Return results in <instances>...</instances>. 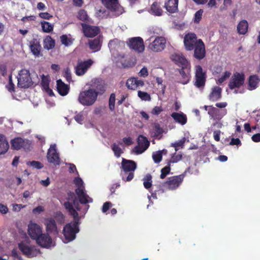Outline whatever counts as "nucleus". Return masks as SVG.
Returning a JSON list of instances; mask_svg holds the SVG:
<instances>
[{
  "label": "nucleus",
  "mask_w": 260,
  "mask_h": 260,
  "mask_svg": "<svg viewBox=\"0 0 260 260\" xmlns=\"http://www.w3.org/2000/svg\"><path fill=\"white\" fill-rule=\"evenodd\" d=\"M66 199L67 201L63 204L64 208L75 219H78L79 214L77 211H80L81 208L74 192L69 191Z\"/></svg>",
  "instance_id": "nucleus-1"
},
{
  "label": "nucleus",
  "mask_w": 260,
  "mask_h": 260,
  "mask_svg": "<svg viewBox=\"0 0 260 260\" xmlns=\"http://www.w3.org/2000/svg\"><path fill=\"white\" fill-rule=\"evenodd\" d=\"M137 168L136 163L131 160H127L124 158L121 161V171L120 175L122 179L124 181H130L134 177V171Z\"/></svg>",
  "instance_id": "nucleus-2"
},
{
  "label": "nucleus",
  "mask_w": 260,
  "mask_h": 260,
  "mask_svg": "<svg viewBox=\"0 0 260 260\" xmlns=\"http://www.w3.org/2000/svg\"><path fill=\"white\" fill-rule=\"evenodd\" d=\"M97 98L95 92L91 88H89L80 92L78 100L83 106H90L94 104Z\"/></svg>",
  "instance_id": "nucleus-3"
},
{
  "label": "nucleus",
  "mask_w": 260,
  "mask_h": 260,
  "mask_svg": "<svg viewBox=\"0 0 260 260\" xmlns=\"http://www.w3.org/2000/svg\"><path fill=\"white\" fill-rule=\"evenodd\" d=\"M79 231L78 222L75 221L73 223L67 224L63 230V234L64 237L63 242L66 243L73 241L76 238V234Z\"/></svg>",
  "instance_id": "nucleus-4"
},
{
  "label": "nucleus",
  "mask_w": 260,
  "mask_h": 260,
  "mask_svg": "<svg viewBox=\"0 0 260 260\" xmlns=\"http://www.w3.org/2000/svg\"><path fill=\"white\" fill-rule=\"evenodd\" d=\"M18 77V86L20 88H27L33 85V82L28 70H21Z\"/></svg>",
  "instance_id": "nucleus-5"
},
{
  "label": "nucleus",
  "mask_w": 260,
  "mask_h": 260,
  "mask_svg": "<svg viewBox=\"0 0 260 260\" xmlns=\"http://www.w3.org/2000/svg\"><path fill=\"white\" fill-rule=\"evenodd\" d=\"M190 168L189 167L183 174L169 177L167 181L164 183L163 185L167 187L169 189H176L182 183L187 171Z\"/></svg>",
  "instance_id": "nucleus-6"
},
{
  "label": "nucleus",
  "mask_w": 260,
  "mask_h": 260,
  "mask_svg": "<svg viewBox=\"0 0 260 260\" xmlns=\"http://www.w3.org/2000/svg\"><path fill=\"white\" fill-rule=\"evenodd\" d=\"M11 144L12 149L14 150H19L21 148H23L25 150H29L31 143L28 139L17 137L11 140Z\"/></svg>",
  "instance_id": "nucleus-7"
},
{
  "label": "nucleus",
  "mask_w": 260,
  "mask_h": 260,
  "mask_svg": "<svg viewBox=\"0 0 260 260\" xmlns=\"http://www.w3.org/2000/svg\"><path fill=\"white\" fill-rule=\"evenodd\" d=\"M244 74L243 73L236 72L232 76L228 86L231 89L239 88L244 84Z\"/></svg>",
  "instance_id": "nucleus-8"
},
{
  "label": "nucleus",
  "mask_w": 260,
  "mask_h": 260,
  "mask_svg": "<svg viewBox=\"0 0 260 260\" xmlns=\"http://www.w3.org/2000/svg\"><path fill=\"white\" fill-rule=\"evenodd\" d=\"M138 145L135 147L133 152L136 154H140L146 151L150 145L148 139L143 135L139 136L137 139Z\"/></svg>",
  "instance_id": "nucleus-9"
},
{
  "label": "nucleus",
  "mask_w": 260,
  "mask_h": 260,
  "mask_svg": "<svg viewBox=\"0 0 260 260\" xmlns=\"http://www.w3.org/2000/svg\"><path fill=\"white\" fill-rule=\"evenodd\" d=\"M166 44V40L164 37H157L155 39L149 44L148 48L150 50L155 52H158L162 51Z\"/></svg>",
  "instance_id": "nucleus-10"
},
{
  "label": "nucleus",
  "mask_w": 260,
  "mask_h": 260,
  "mask_svg": "<svg viewBox=\"0 0 260 260\" xmlns=\"http://www.w3.org/2000/svg\"><path fill=\"white\" fill-rule=\"evenodd\" d=\"M199 39L196 34L193 32H188L184 37V45L187 51L193 50L194 46L198 43Z\"/></svg>",
  "instance_id": "nucleus-11"
},
{
  "label": "nucleus",
  "mask_w": 260,
  "mask_h": 260,
  "mask_svg": "<svg viewBox=\"0 0 260 260\" xmlns=\"http://www.w3.org/2000/svg\"><path fill=\"white\" fill-rule=\"evenodd\" d=\"M93 64V61L88 59L84 61H78L75 67V73L77 76L84 75Z\"/></svg>",
  "instance_id": "nucleus-12"
},
{
  "label": "nucleus",
  "mask_w": 260,
  "mask_h": 260,
  "mask_svg": "<svg viewBox=\"0 0 260 260\" xmlns=\"http://www.w3.org/2000/svg\"><path fill=\"white\" fill-rule=\"evenodd\" d=\"M127 44L131 49L138 52H142L145 49L144 41L141 37H134L129 39Z\"/></svg>",
  "instance_id": "nucleus-13"
},
{
  "label": "nucleus",
  "mask_w": 260,
  "mask_h": 260,
  "mask_svg": "<svg viewBox=\"0 0 260 260\" xmlns=\"http://www.w3.org/2000/svg\"><path fill=\"white\" fill-rule=\"evenodd\" d=\"M193 57L199 60L203 59L206 56L205 45L202 39H199L198 43L193 48Z\"/></svg>",
  "instance_id": "nucleus-14"
},
{
  "label": "nucleus",
  "mask_w": 260,
  "mask_h": 260,
  "mask_svg": "<svg viewBox=\"0 0 260 260\" xmlns=\"http://www.w3.org/2000/svg\"><path fill=\"white\" fill-rule=\"evenodd\" d=\"M195 77L196 82L194 85L198 88L204 87L206 82V75L203 72V69L200 66L196 67Z\"/></svg>",
  "instance_id": "nucleus-15"
},
{
  "label": "nucleus",
  "mask_w": 260,
  "mask_h": 260,
  "mask_svg": "<svg viewBox=\"0 0 260 260\" xmlns=\"http://www.w3.org/2000/svg\"><path fill=\"white\" fill-rule=\"evenodd\" d=\"M81 25L82 31L86 37H93L98 35L100 32V29L98 26L90 25L84 23H82Z\"/></svg>",
  "instance_id": "nucleus-16"
},
{
  "label": "nucleus",
  "mask_w": 260,
  "mask_h": 260,
  "mask_svg": "<svg viewBox=\"0 0 260 260\" xmlns=\"http://www.w3.org/2000/svg\"><path fill=\"white\" fill-rule=\"evenodd\" d=\"M47 158L50 163L53 164L55 166L59 165L60 164V159L59 156V154L57 152L55 149V146H51L50 148L48 149Z\"/></svg>",
  "instance_id": "nucleus-17"
},
{
  "label": "nucleus",
  "mask_w": 260,
  "mask_h": 260,
  "mask_svg": "<svg viewBox=\"0 0 260 260\" xmlns=\"http://www.w3.org/2000/svg\"><path fill=\"white\" fill-rule=\"evenodd\" d=\"M75 191L79 199L78 202H79L81 204H87L93 202V199L86 193L85 187L77 188Z\"/></svg>",
  "instance_id": "nucleus-18"
},
{
  "label": "nucleus",
  "mask_w": 260,
  "mask_h": 260,
  "mask_svg": "<svg viewBox=\"0 0 260 260\" xmlns=\"http://www.w3.org/2000/svg\"><path fill=\"white\" fill-rule=\"evenodd\" d=\"M171 59L175 63L181 68H187L190 64L184 56L182 54L174 53L171 55Z\"/></svg>",
  "instance_id": "nucleus-19"
},
{
  "label": "nucleus",
  "mask_w": 260,
  "mask_h": 260,
  "mask_svg": "<svg viewBox=\"0 0 260 260\" xmlns=\"http://www.w3.org/2000/svg\"><path fill=\"white\" fill-rule=\"evenodd\" d=\"M227 113L226 109H219L212 106L209 110V115L211 119L219 120Z\"/></svg>",
  "instance_id": "nucleus-20"
},
{
  "label": "nucleus",
  "mask_w": 260,
  "mask_h": 260,
  "mask_svg": "<svg viewBox=\"0 0 260 260\" xmlns=\"http://www.w3.org/2000/svg\"><path fill=\"white\" fill-rule=\"evenodd\" d=\"M35 240H36L38 244L43 247H49L52 243V239L48 234H42V233Z\"/></svg>",
  "instance_id": "nucleus-21"
},
{
  "label": "nucleus",
  "mask_w": 260,
  "mask_h": 260,
  "mask_svg": "<svg viewBox=\"0 0 260 260\" xmlns=\"http://www.w3.org/2000/svg\"><path fill=\"white\" fill-rule=\"evenodd\" d=\"M42 233V229L38 224L30 222L28 224V234L32 239L35 240Z\"/></svg>",
  "instance_id": "nucleus-22"
},
{
  "label": "nucleus",
  "mask_w": 260,
  "mask_h": 260,
  "mask_svg": "<svg viewBox=\"0 0 260 260\" xmlns=\"http://www.w3.org/2000/svg\"><path fill=\"white\" fill-rule=\"evenodd\" d=\"M45 224L46 227V231L48 233L56 235L58 234V230L55 220L52 218H48L45 219Z\"/></svg>",
  "instance_id": "nucleus-23"
},
{
  "label": "nucleus",
  "mask_w": 260,
  "mask_h": 260,
  "mask_svg": "<svg viewBox=\"0 0 260 260\" xmlns=\"http://www.w3.org/2000/svg\"><path fill=\"white\" fill-rule=\"evenodd\" d=\"M29 48L31 52L35 56L39 57L40 55L42 47L39 40L37 39H33L29 42Z\"/></svg>",
  "instance_id": "nucleus-24"
},
{
  "label": "nucleus",
  "mask_w": 260,
  "mask_h": 260,
  "mask_svg": "<svg viewBox=\"0 0 260 260\" xmlns=\"http://www.w3.org/2000/svg\"><path fill=\"white\" fill-rule=\"evenodd\" d=\"M144 83L143 80H139L137 78L132 77L128 79L126 82V86L129 89L135 90L139 86H143Z\"/></svg>",
  "instance_id": "nucleus-25"
},
{
  "label": "nucleus",
  "mask_w": 260,
  "mask_h": 260,
  "mask_svg": "<svg viewBox=\"0 0 260 260\" xmlns=\"http://www.w3.org/2000/svg\"><path fill=\"white\" fill-rule=\"evenodd\" d=\"M222 89L216 86L211 89V91L208 95V99L211 102H216L219 100L222 97Z\"/></svg>",
  "instance_id": "nucleus-26"
},
{
  "label": "nucleus",
  "mask_w": 260,
  "mask_h": 260,
  "mask_svg": "<svg viewBox=\"0 0 260 260\" xmlns=\"http://www.w3.org/2000/svg\"><path fill=\"white\" fill-rule=\"evenodd\" d=\"M102 4L110 11L116 12L119 8L118 0H102Z\"/></svg>",
  "instance_id": "nucleus-27"
},
{
  "label": "nucleus",
  "mask_w": 260,
  "mask_h": 260,
  "mask_svg": "<svg viewBox=\"0 0 260 260\" xmlns=\"http://www.w3.org/2000/svg\"><path fill=\"white\" fill-rule=\"evenodd\" d=\"M179 0H167L164 8L170 13H174L178 11Z\"/></svg>",
  "instance_id": "nucleus-28"
},
{
  "label": "nucleus",
  "mask_w": 260,
  "mask_h": 260,
  "mask_svg": "<svg viewBox=\"0 0 260 260\" xmlns=\"http://www.w3.org/2000/svg\"><path fill=\"white\" fill-rule=\"evenodd\" d=\"M56 85L57 91L61 96H65L69 93V85L66 84L61 79L57 80Z\"/></svg>",
  "instance_id": "nucleus-29"
},
{
  "label": "nucleus",
  "mask_w": 260,
  "mask_h": 260,
  "mask_svg": "<svg viewBox=\"0 0 260 260\" xmlns=\"http://www.w3.org/2000/svg\"><path fill=\"white\" fill-rule=\"evenodd\" d=\"M171 116L176 122L182 125L185 124L187 122V116L182 112H173Z\"/></svg>",
  "instance_id": "nucleus-30"
},
{
  "label": "nucleus",
  "mask_w": 260,
  "mask_h": 260,
  "mask_svg": "<svg viewBox=\"0 0 260 260\" xmlns=\"http://www.w3.org/2000/svg\"><path fill=\"white\" fill-rule=\"evenodd\" d=\"M18 248L22 252L23 254L27 256L28 257L33 256L32 254V248L28 246L26 243L23 242H21L18 244Z\"/></svg>",
  "instance_id": "nucleus-31"
},
{
  "label": "nucleus",
  "mask_w": 260,
  "mask_h": 260,
  "mask_svg": "<svg viewBox=\"0 0 260 260\" xmlns=\"http://www.w3.org/2000/svg\"><path fill=\"white\" fill-rule=\"evenodd\" d=\"M89 47L93 52H96L101 50L102 41L98 37L93 40H90L88 42Z\"/></svg>",
  "instance_id": "nucleus-32"
},
{
  "label": "nucleus",
  "mask_w": 260,
  "mask_h": 260,
  "mask_svg": "<svg viewBox=\"0 0 260 260\" xmlns=\"http://www.w3.org/2000/svg\"><path fill=\"white\" fill-rule=\"evenodd\" d=\"M90 88L95 92L97 97L99 95L103 94L105 91V84L102 81H98L95 82Z\"/></svg>",
  "instance_id": "nucleus-33"
},
{
  "label": "nucleus",
  "mask_w": 260,
  "mask_h": 260,
  "mask_svg": "<svg viewBox=\"0 0 260 260\" xmlns=\"http://www.w3.org/2000/svg\"><path fill=\"white\" fill-rule=\"evenodd\" d=\"M260 82L259 77L256 75H251L248 80V89L250 90L256 89Z\"/></svg>",
  "instance_id": "nucleus-34"
},
{
  "label": "nucleus",
  "mask_w": 260,
  "mask_h": 260,
  "mask_svg": "<svg viewBox=\"0 0 260 260\" xmlns=\"http://www.w3.org/2000/svg\"><path fill=\"white\" fill-rule=\"evenodd\" d=\"M9 148V144L6 137L3 134H0V155L6 153Z\"/></svg>",
  "instance_id": "nucleus-35"
},
{
  "label": "nucleus",
  "mask_w": 260,
  "mask_h": 260,
  "mask_svg": "<svg viewBox=\"0 0 260 260\" xmlns=\"http://www.w3.org/2000/svg\"><path fill=\"white\" fill-rule=\"evenodd\" d=\"M248 23L245 20L241 21L237 25V31L239 34L245 35L248 31Z\"/></svg>",
  "instance_id": "nucleus-36"
},
{
  "label": "nucleus",
  "mask_w": 260,
  "mask_h": 260,
  "mask_svg": "<svg viewBox=\"0 0 260 260\" xmlns=\"http://www.w3.org/2000/svg\"><path fill=\"white\" fill-rule=\"evenodd\" d=\"M151 13L156 16H161L162 14L163 11L160 5L157 2H154L150 8Z\"/></svg>",
  "instance_id": "nucleus-37"
},
{
  "label": "nucleus",
  "mask_w": 260,
  "mask_h": 260,
  "mask_svg": "<svg viewBox=\"0 0 260 260\" xmlns=\"http://www.w3.org/2000/svg\"><path fill=\"white\" fill-rule=\"evenodd\" d=\"M55 46V41L50 36H47L44 40V48L50 50Z\"/></svg>",
  "instance_id": "nucleus-38"
},
{
  "label": "nucleus",
  "mask_w": 260,
  "mask_h": 260,
  "mask_svg": "<svg viewBox=\"0 0 260 260\" xmlns=\"http://www.w3.org/2000/svg\"><path fill=\"white\" fill-rule=\"evenodd\" d=\"M49 78L47 77L44 76V75L42 77V80L41 82V84L42 86V87L47 91L49 92V94L51 95L53 94L52 90L49 88Z\"/></svg>",
  "instance_id": "nucleus-39"
},
{
  "label": "nucleus",
  "mask_w": 260,
  "mask_h": 260,
  "mask_svg": "<svg viewBox=\"0 0 260 260\" xmlns=\"http://www.w3.org/2000/svg\"><path fill=\"white\" fill-rule=\"evenodd\" d=\"M143 185L144 187L148 189L152 186V176L150 174H147L143 178Z\"/></svg>",
  "instance_id": "nucleus-40"
},
{
  "label": "nucleus",
  "mask_w": 260,
  "mask_h": 260,
  "mask_svg": "<svg viewBox=\"0 0 260 260\" xmlns=\"http://www.w3.org/2000/svg\"><path fill=\"white\" fill-rule=\"evenodd\" d=\"M111 149L114 152V155L117 158L120 157L121 154L123 153L122 149L115 143L111 146Z\"/></svg>",
  "instance_id": "nucleus-41"
},
{
  "label": "nucleus",
  "mask_w": 260,
  "mask_h": 260,
  "mask_svg": "<svg viewBox=\"0 0 260 260\" xmlns=\"http://www.w3.org/2000/svg\"><path fill=\"white\" fill-rule=\"evenodd\" d=\"M165 151L167 152V150H163L162 151H158L153 153L152 158L155 163L158 164L161 161L162 158V152Z\"/></svg>",
  "instance_id": "nucleus-42"
},
{
  "label": "nucleus",
  "mask_w": 260,
  "mask_h": 260,
  "mask_svg": "<svg viewBox=\"0 0 260 260\" xmlns=\"http://www.w3.org/2000/svg\"><path fill=\"white\" fill-rule=\"evenodd\" d=\"M187 68H181L179 70V72L180 74L181 75L183 81L181 82L183 84H187L189 81V75L186 73L185 72V69H186Z\"/></svg>",
  "instance_id": "nucleus-43"
},
{
  "label": "nucleus",
  "mask_w": 260,
  "mask_h": 260,
  "mask_svg": "<svg viewBox=\"0 0 260 260\" xmlns=\"http://www.w3.org/2000/svg\"><path fill=\"white\" fill-rule=\"evenodd\" d=\"M42 27L43 31L45 32H50L53 29V25L47 21H43L41 22Z\"/></svg>",
  "instance_id": "nucleus-44"
},
{
  "label": "nucleus",
  "mask_w": 260,
  "mask_h": 260,
  "mask_svg": "<svg viewBox=\"0 0 260 260\" xmlns=\"http://www.w3.org/2000/svg\"><path fill=\"white\" fill-rule=\"evenodd\" d=\"M164 131L162 128L160 126L159 124L156 123L154 125V137L160 139L161 137V135Z\"/></svg>",
  "instance_id": "nucleus-45"
},
{
  "label": "nucleus",
  "mask_w": 260,
  "mask_h": 260,
  "mask_svg": "<svg viewBox=\"0 0 260 260\" xmlns=\"http://www.w3.org/2000/svg\"><path fill=\"white\" fill-rule=\"evenodd\" d=\"M171 171V165L168 162V165L161 170V174L160 178L161 179H164L168 174L170 173Z\"/></svg>",
  "instance_id": "nucleus-46"
},
{
  "label": "nucleus",
  "mask_w": 260,
  "mask_h": 260,
  "mask_svg": "<svg viewBox=\"0 0 260 260\" xmlns=\"http://www.w3.org/2000/svg\"><path fill=\"white\" fill-rule=\"evenodd\" d=\"M77 18L78 19L85 21L88 19V15L85 10L81 9L78 13Z\"/></svg>",
  "instance_id": "nucleus-47"
},
{
  "label": "nucleus",
  "mask_w": 260,
  "mask_h": 260,
  "mask_svg": "<svg viewBox=\"0 0 260 260\" xmlns=\"http://www.w3.org/2000/svg\"><path fill=\"white\" fill-rule=\"evenodd\" d=\"M6 87L10 92L15 91V85L13 83L12 77L11 75H9V82L6 85Z\"/></svg>",
  "instance_id": "nucleus-48"
},
{
  "label": "nucleus",
  "mask_w": 260,
  "mask_h": 260,
  "mask_svg": "<svg viewBox=\"0 0 260 260\" xmlns=\"http://www.w3.org/2000/svg\"><path fill=\"white\" fill-rule=\"evenodd\" d=\"M115 94L114 93L111 94L109 100V107L111 111L115 110Z\"/></svg>",
  "instance_id": "nucleus-49"
},
{
  "label": "nucleus",
  "mask_w": 260,
  "mask_h": 260,
  "mask_svg": "<svg viewBox=\"0 0 260 260\" xmlns=\"http://www.w3.org/2000/svg\"><path fill=\"white\" fill-rule=\"evenodd\" d=\"M203 13V10L202 9H200L196 12L193 18V21L195 23L198 24L200 22L202 17Z\"/></svg>",
  "instance_id": "nucleus-50"
},
{
  "label": "nucleus",
  "mask_w": 260,
  "mask_h": 260,
  "mask_svg": "<svg viewBox=\"0 0 260 260\" xmlns=\"http://www.w3.org/2000/svg\"><path fill=\"white\" fill-rule=\"evenodd\" d=\"M182 158V155L181 154H176L175 153L172 156L171 159L168 161L171 165V163H176L181 160Z\"/></svg>",
  "instance_id": "nucleus-51"
},
{
  "label": "nucleus",
  "mask_w": 260,
  "mask_h": 260,
  "mask_svg": "<svg viewBox=\"0 0 260 260\" xmlns=\"http://www.w3.org/2000/svg\"><path fill=\"white\" fill-rule=\"evenodd\" d=\"M138 95L142 100L150 101L151 100L150 95L146 92L139 91Z\"/></svg>",
  "instance_id": "nucleus-52"
},
{
  "label": "nucleus",
  "mask_w": 260,
  "mask_h": 260,
  "mask_svg": "<svg viewBox=\"0 0 260 260\" xmlns=\"http://www.w3.org/2000/svg\"><path fill=\"white\" fill-rule=\"evenodd\" d=\"M185 143V138H183L182 140L178 142H176L171 144V146L175 148V151H177L178 150V147H183Z\"/></svg>",
  "instance_id": "nucleus-53"
},
{
  "label": "nucleus",
  "mask_w": 260,
  "mask_h": 260,
  "mask_svg": "<svg viewBox=\"0 0 260 260\" xmlns=\"http://www.w3.org/2000/svg\"><path fill=\"white\" fill-rule=\"evenodd\" d=\"M231 73L228 71H225L223 75L221 76L220 78L218 79L217 82V84H221L224 82L228 78H229L231 75Z\"/></svg>",
  "instance_id": "nucleus-54"
},
{
  "label": "nucleus",
  "mask_w": 260,
  "mask_h": 260,
  "mask_svg": "<svg viewBox=\"0 0 260 260\" xmlns=\"http://www.w3.org/2000/svg\"><path fill=\"white\" fill-rule=\"evenodd\" d=\"M60 41L61 43L66 46H69L72 44L71 40L66 35H62L60 37Z\"/></svg>",
  "instance_id": "nucleus-55"
},
{
  "label": "nucleus",
  "mask_w": 260,
  "mask_h": 260,
  "mask_svg": "<svg viewBox=\"0 0 260 260\" xmlns=\"http://www.w3.org/2000/svg\"><path fill=\"white\" fill-rule=\"evenodd\" d=\"M27 165H29L30 166L34 167V168H36L38 169H40L43 168V165L38 161L33 160L31 161H29L27 163Z\"/></svg>",
  "instance_id": "nucleus-56"
},
{
  "label": "nucleus",
  "mask_w": 260,
  "mask_h": 260,
  "mask_svg": "<svg viewBox=\"0 0 260 260\" xmlns=\"http://www.w3.org/2000/svg\"><path fill=\"white\" fill-rule=\"evenodd\" d=\"M63 77L66 79V80L70 82L72 81V74L71 71L69 68H67L63 72Z\"/></svg>",
  "instance_id": "nucleus-57"
},
{
  "label": "nucleus",
  "mask_w": 260,
  "mask_h": 260,
  "mask_svg": "<svg viewBox=\"0 0 260 260\" xmlns=\"http://www.w3.org/2000/svg\"><path fill=\"white\" fill-rule=\"evenodd\" d=\"M74 183L77 188L85 187L82 179L80 177H76L74 180Z\"/></svg>",
  "instance_id": "nucleus-58"
},
{
  "label": "nucleus",
  "mask_w": 260,
  "mask_h": 260,
  "mask_svg": "<svg viewBox=\"0 0 260 260\" xmlns=\"http://www.w3.org/2000/svg\"><path fill=\"white\" fill-rule=\"evenodd\" d=\"M55 218L58 222L60 223H62L64 222V216L61 212H56L55 213Z\"/></svg>",
  "instance_id": "nucleus-59"
},
{
  "label": "nucleus",
  "mask_w": 260,
  "mask_h": 260,
  "mask_svg": "<svg viewBox=\"0 0 260 260\" xmlns=\"http://www.w3.org/2000/svg\"><path fill=\"white\" fill-rule=\"evenodd\" d=\"M122 66L124 68H131L134 67L135 65V63L132 61L130 59L128 60H124L123 62L122 63Z\"/></svg>",
  "instance_id": "nucleus-60"
},
{
  "label": "nucleus",
  "mask_w": 260,
  "mask_h": 260,
  "mask_svg": "<svg viewBox=\"0 0 260 260\" xmlns=\"http://www.w3.org/2000/svg\"><path fill=\"white\" fill-rule=\"evenodd\" d=\"M231 145H241V141L239 138H232L230 142Z\"/></svg>",
  "instance_id": "nucleus-61"
},
{
  "label": "nucleus",
  "mask_w": 260,
  "mask_h": 260,
  "mask_svg": "<svg viewBox=\"0 0 260 260\" xmlns=\"http://www.w3.org/2000/svg\"><path fill=\"white\" fill-rule=\"evenodd\" d=\"M39 16L45 19H50L52 17V16L48 13V12H42L39 14Z\"/></svg>",
  "instance_id": "nucleus-62"
},
{
  "label": "nucleus",
  "mask_w": 260,
  "mask_h": 260,
  "mask_svg": "<svg viewBox=\"0 0 260 260\" xmlns=\"http://www.w3.org/2000/svg\"><path fill=\"white\" fill-rule=\"evenodd\" d=\"M0 72L2 76H5L7 73V68L6 65L4 64H0Z\"/></svg>",
  "instance_id": "nucleus-63"
},
{
  "label": "nucleus",
  "mask_w": 260,
  "mask_h": 260,
  "mask_svg": "<svg viewBox=\"0 0 260 260\" xmlns=\"http://www.w3.org/2000/svg\"><path fill=\"white\" fill-rule=\"evenodd\" d=\"M162 111V109L161 107L155 106L152 109V113L154 115H158Z\"/></svg>",
  "instance_id": "nucleus-64"
}]
</instances>
